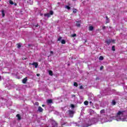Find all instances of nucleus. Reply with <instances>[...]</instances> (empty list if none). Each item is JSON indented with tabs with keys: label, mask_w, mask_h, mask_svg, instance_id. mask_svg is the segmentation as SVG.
<instances>
[{
	"label": "nucleus",
	"mask_w": 127,
	"mask_h": 127,
	"mask_svg": "<svg viewBox=\"0 0 127 127\" xmlns=\"http://www.w3.org/2000/svg\"><path fill=\"white\" fill-rule=\"evenodd\" d=\"M110 28H112V27H109Z\"/></svg>",
	"instance_id": "nucleus-43"
},
{
	"label": "nucleus",
	"mask_w": 127,
	"mask_h": 127,
	"mask_svg": "<svg viewBox=\"0 0 127 127\" xmlns=\"http://www.w3.org/2000/svg\"><path fill=\"white\" fill-rule=\"evenodd\" d=\"M73 85L74 87H78V83H77V82H74Z\"/></svg>",
	"instance_id": "nucleus-22"
},
{
	"label": "nucleus",
	"mask_w": 127,
	"mask_h": 127,
	"mask_svg": "<svg viewBox=\"0 0 127 127\" xmlns=\"http://www.w3.org/2000/svg\"><path fill=\"white\" fill-rule=\"evenodd\" d=\"M23 80H27V77H25L24 79H23Z\"/></svg>",
	"instance_id": "nucleus-34"
},
{
	"label": "nucleus",
	"mask_w": 127,
	"mask_h": 127,
	"mask_svg": "<svg viewBox=\"0 0 127 127\" xmlns=\"http://www.w3.org/2000/svg\"><path fill=\"white\" fill-rule=\"evenodd\" d=\"M99 59L100 60H104V57L103 56H100L99 58Z\"/></svg>",
	"instance_id": "nucleus-21"
},
{
	"label": "nucleus",
	"mask_w": 127,
	"mask_h": 127,
	"mask_svg": "<svg viewBox=\"0 0 127 127\" xmlns=\"http://www.w3.org/2000/svg\"><path fill=\"white\" fill-rule=\"evenodd\" d=\"M17 48H20V47H21V44H20L19 43L17 44Z\"/></svg>",
	"instance_id": "nucleus-20"
},
{
	"label": "nucleus",
	"mask_w": 127,
	"mask_h": 127,
	"mask_svg": "<svg viewBox=\"0 0 127 127\" xmlns=\"http://www.w3.org/2000/svg\"><path fill=\"white\" fill-rule=\"evenodd\" d=\"M84 104L85 106H88L89 105V102L88 101H85L84 102Z\"/></svg>",
	"instance_id": "nucleus-11"
},
{
	"label": "nucleus",
	"mask_w": 127,
	"mask_h": 127,
	"mask_svg": "<svg viewBox=\"0 0 127 127\" xmlns=\"http://www.w3.org/2000/svg\"><path fill=\"white\" fill-rule=\"evenodd\" d=\"M47 104H52L53 103V101H52V99H48L47 101Z\"/></svg>",
	"instance_id": "nucleus-5"
},
{
	"label": "nucleus",
	"mask_w": 127,
	"mask_h": 127,
	"mask_svg": "<svg viewBox=\"0 0 127 127\" xmlns=\"http://www.w3.org/2000/svg\"><path fill=\"white\" fill-rule=\"evenodd\" d=\"M42 107H45V105H42Z\"/></svg>",
	"instance_id": "nucleus-40"
},
{
	"label": "nucleus",
	"mask_w": 127,
	"mask_h": 127,
	"mask_svg": "<svg viewBox=\"0 0 127 127\" xmlns=\"http://www.w3.org/2000/svg\"><path fill=\"white\" fill-rule=\"evenodd\" d=\"M112 104L113 106H115L116 105V104H117V102H116V101L113 100H112Z\"/></svg>",
	"instance_id": "nucleus-14"
},
{
	"label": "nucleus",
	"mask_w": 127,
	"mask_h": 127,
	"mask_svg": "<svg viewBox=\"0 0 127 127\" xmlns=\"http://www.w3.org/2000/svg\"><path fill=\"white\" fill-rule=\"evenodd\" d=\"M37 76H40V74H39V73L37 74Z\"/></svg>",
	"instance_id": "nucleus-35"
},
{
	"label": "nucleus",
	"mask_w": 127,
	"mask_h": 127,
	"mask_svg": "<svg viewBox=\"0 0 127 127\" xmlns=\"http://www.w3.org/2000/svg\"><path fill=\"white\" fill-rule=\"evenodd\" d=\"M29 65H33V66H35V68L38 67V63H33V64L29 63Z\"/></svg>",
	"instance_id": "nucleus-3"
},
{
	"label": "nucleus",
	"mask_w": 127,
	"mask_h": 127,
	"mask_svg": "<svg viewBox=\"0 0 127 127\" xmlns=\"http://www.w3.org/2000/svg\"><path fill=\"white\" fill-rule=\"evenodd\" d=\"M70 107L72 109H74V108H75V105H74L73 104H70Z\"/></svg>",
	"instance_id": "nucleus-28"
},
{
	"label": "nucleus",
	"mask_w": 127,
	"mask_h": 127,
	"mask_svg": "<svg viewBox=\"0 0 127 127\" xmlns=\"http://www.w3.org/2000/svg\"><path fill=\"white\" fill-rule=\"evenodd\" d=\"M68 112L69 117H70V118H73V116H74V112L73 110H69Z\"/></svg>",
	"instance_id": "nucleus-1"
},
{
	"label": "nucleus",
	"mask_w": 127,
	"mask_h": 127,
	"mask_svg": "<svg viewBox=\"0 0 127 127\" xmlns=\"http://www.w3.org/2000/svg\"><path fill=\"white\" fill-rule=\"evenodd\" d=\"M62 44H65L66 43V41L65 40H62L61 41Z\"/></svg>",
	"instance_id": "nucleus-16"
},
{
	"label": "nucleus",
	"mask_w": 127,
	"mask_h": 127,
	"mask_svg": "<svg viewBox=\"0 0 127 127\" xmlns=\"http://www.w3.org/2000/svg\"><path fill=\"white\" fill-rule=\"evenodd\" d=\"M61 39H62V37H59L58 39V41H61Z\"/></svg>",
	"instance_id": "nucleus-26"
},
{
	"label": "nucleus",
	"mask_w": 127,
	"mask_h": 127,
	"mask_svg": "<svg viewBox=\"0 0 127 127\" xmlns=\"http://www.w3.org/2000/svg\"><path fill=\"white\" fill-rule=\"evenodd\" d=\"M89 104H92V101L89 102Z\"/></svg>",
	"instance_id": "nucleus-41"
},
{
	"label": "nucleus",
	"mask_w": 127,
	"mask_h": 127,
	"mask_svg": "<svg viewBox=\"0 0 127 127\" xmlns=\"http://www.w3.org/2000/svg\"><path fill=\"white\" fill-rule=\"evenodd\" d=\"M49 75H50V76H53V71H52V70H49Z\"/></svg>",
	"instance_id": "nucleus-10"
},
{
	"label": "nucleus",
	"mask_w": 127,
	"mask_h": 127,
	"mask_svg": "<svg viewBox=\"0 0 127 127\" xmlns=\"http://www.w3.org/2000/svg\"><path fill=\"white\" fill-rule=\"evenodd\" d=\"M79 89H80V90H83V89H84V87H83L82 85H81V86L79 87Z\"/></svg>",
	"instance_id": "nucleus-31"
},
{
	"label": "nucleus",
	"mask_w": 127,
	"mask_h": 127,
	"mask_svg": "<svg viewBox=\"0 0 127 127\" xmlns=\"http://www.w3.org/2000/svg\"><path fill=\"white\" fill-rule=\"evenodd\" d=\"M51 15L49 13H47L46 14H44V16L47 17H50Z\"/></svg>",
	"instance_id": "nucleus-8"
},
{
	"label": "nucleus",
	"mask_w": 127,
	"mask_h": 127,
	"mask_svg": "<svg viewBox=\"0 0 127 127\" xmlns=\"http://www.w3.org/2000/svg\"><path fill=\"white\" fill-rule=\"evenodd\" d=\"M9 3H10V4H13V2L12 1H11V0H10V1H9Z\"/></svg>",
	"instance_id": "nucleus-32"
},
{
	"label": "nucleus",
	"mask_w": 127,
	"mask_h": 127,
	"mask_svg": "<svg viewBox=\"0 0 127 127\" xmlns=\"http://www.w3.org/2000/svg\"><path fill=\"white\" fill-rule=\"evenodd\" d=\"M102 69H104V66H101L100 67V70H102Z\"/></svg>",
	"instance_id": "nucleus-33"
},
{
	"label": "nucleus",
	"mask_w": 127,
	"mask_h": 127,
	"mask_svg": "<svg viewBox=\"0 0 127 127\" xmlns=\"http://www.w3.org/2000/svg\"><path fill=\"white\" fill-rule=\"evenodd\" d=\"M123 113L122 111H119L117 113V116H120V115H122Z\"/></svg>",
	"instance_id": "nucleus-18"
},
{
	"label": "nucleus",
	"mask_w": 127,
	"mask_h": 127,
	"mask_svg": "<svg viewBox=\"0 0 127 127\" xmlns=\"http://www.w3.org/2000/svg\"><path fill=\"white\" fill-rule=\"evenodd\" d=\"M38 111L40 112V113H42L43 112V109L42 107L39 106L38 109Z\"/></svg>",
	"instance_id": "nucleus-4"
},
{
	"label": "nucleus",
	"mask_w": 127,
	"mask_h": 127,
	"mask_svg": "<svg viewBox=\"0 0 127 127\" xmlns=\"http://www.w3.org/2000/svg\"><path fill=\"white\" fill-rule=\"evenodd\" d=\"M65 7V8H67V9H68V10H70V9H71V7L68 5H66Z\"/></svg>",
	"instance_id": "nucleus-15"
},
{
	"label": "nucleus",
	"mask_w": 127,
	"mask_h": 127,
	"mask_svg": "<svg viewBox=\"0 0 127 127\" xmlns=\"http://www.w3.org/2000/svg\"><path fill=\"white\" fill-rule=\"evenodd\" d=\"M76 26H77V27H80V26H81V22L76 21Z\"/></svg>",
	"instance_id": "nucleus-6"
},
{
	"label": "nucleus",
	"mask_w": 127,
	"mask_h": 127,
	"mask_svg": "<svg viewBox=\"0 0 127 127\" xmlns=\"http://www.w3.org/2000/svg\"><path fill=\"white\" fill-rule=\"evenodd\" d=\"M99 77L96 78V80H99Z\"/></svg>",
	"instance_id": "nucleus-39"
},
{
	"label": "nucleus",
	"mask_w": 127,
	"mask_h": 127,
	"mask_svg": "<svg viewBox=\"0 0 127 127\" xmlns=\"http://www.w3.org/2000/svg\"><path fill=\"white\" fill-rule=\"evenodd\" d=\"M75 96H76V95H72V97H75Z\"/></svg>",
	"instance_id": "nucleus-38"
},
{
	"label": "nucleus",
	"mask_w": 127,
	"mask_h": 127,
	"mask_svg": "<svg viewBox=\"0 0 127 127\" xmlns=\"http://www.w3.org/2000/svg\"><path fill=\"white\" fill-rule=\"evenodd\" d=\"M50 15H53L54 13V12H53V11L51 10L50 11Z\"/></svg>",
	"instance_id": "nucleus-19"
},
{
	"label": "nucleus",
	"mask_w": 127,
	"mask_h": 127,
	"mask_svg": "<svg viewBox=\"0 0 127 127\" xmlns=\"http://www.w3.org/2000/svg\"><path fill=\"white\" fill-rule=\"evenodd\" d=\"M53 127H57V126H58V124H57V123L54 122L53 123Z\"/></svg>",
	"instance_id": "nucleus-12"
},
{
	"label": "nucleus",
	"mask_w": 127,
	"mask_h": 127,
	"mask_svg": "<svg viewBox=\"0 0 127 127\" xmlns=\"http://www.w3.org/2000/svg\"><path fill=\"white\" fill-rule=\"evenodd\" d=\"M1 78V76H0V80Z\"/></svg>",
	"instance_id": "nucleus-42"
},
{
	"label": "nucleus",
	"mask_w": 127,
	"mask_h": 127,
	"mask_svg": "<svg viewBox=\"0 0 127 127\" xmlns=\"http://www.w3.org/2000/svg\"><path fill=\"white\" fill-rule=\"evenodd\" d=\"M94 29V27L91 26H89V30H90V31H92V30H93Z\"/></svg>",
	"instance_id": "nucleus-9"
},
{
	"label": "nucleus",
	"mask_w": 127,
	"mask_h": 127,
	"mask_svg": "<svg viewBox=\"0 0 127 127\" xmlns=\"http://www.w3.org/2000/svg\"><path fill=\"white\" fill-rule=\"evenodd\" d=\"M112 50H113V51H116V49H115V46H113L112 47Z\"/></svg>",
	"instance_id": "nucleus-30"
},
{
	"label": "nucleus",
	"mask_w": 127,
	"mask_h": 127,
	"mask_svg": "<svg viewBox=\"0 0 127 127\" xmlns=\"http://www.w3.org/2000/svg\"><path fill=\"white\" fill-rule=\"evenodd\" d=\"M28 46H29V47H30V46H31V45L28 44Z\"/></svg>",
	"instance_id": "nucleus-37"
},
{
	"label": "nucleus",
	"mask_w": 127,
	"mask_h": 127,
	"mask_svg": "<svg viewBox=\"0 0 127 127\" xmlns=\"http://www.w3.org/2000/svg\"><path fill=\"white\" fill-rule=\"evenodd\" d=\"M112 42H115V40H108L106 41V43L108 45H110Z\"/></svg>",
	"instance_id": "nucleus-2"
},
{
	"label": "nucleus",
	"mask_w": 127,
	"mask_h": 127,
	"mask_svg": "<svg viewBox=\"0 0 127 127\" xmlns=\"http://www.w3.org/2000/svg\"><path fill=\"white\" fill-rule=\"evenodd\" d=\"M1 13L2 17H4V15H5V14H4V11L3 10H2Z\"/></svg>",
	"instance_id": "nucleus-13"
},
{
	"label": "nucleus",
	"mask_w": 127,
	"mask_h": 127,
	"mask_svg": "<svg viewBox=\"0 0 127 127\" xmlns=\"http://www.w3.org/2000/svg\"><path fill=\"white\" fill-rule=\"evenodd\" d=\"M105 109H103L100 111V114H105Z\"/></svg>",
	"instance_id": "nucleus-17"
},
{
	"label": "nucleus",
	"mask_w": 127,
	"mask_h": 127,
	"mask_svg": "<svg viewBox=\"0 0 127 127\" xmlns=\"http://www.w3.org/2000/svg\"><path fill=\"white\" fill-rule=\"evenodd\" d=\"M16 117L18 118V121H20V120H21V117H20V115L17 114Z\"/></svg>",
	"instance_id": "nucleus-7"
},
{
	"label": "nucleus",
	"mask_w": 127,
	"mask_h": 127,
	"mask_svg": "<svg viewBox=\"0 0 127 127\" xmlns=\"http://www.w3.org/2000/svg\"><path fill=\"white\" fill-rule=\"evenodd\" d=\"M50 53H51V54H53V51H51Z\"/></svg>",
	"instance_id": "nucleus-36"
},
{
	"label": "nucleus",
	"mask_w": 127,
	"mask_h": 127,
	"mask_svg": "<svg viewBox=\"0 0 127 127\" xmlns=\"http://www.w3.org/2000/svg\"><path fill=\"white\" fill-rule=\"evenodd\" d=\"M76 36H77V35L76 34L71 35V37H76Z\"/></svg>",
	"instance_id": "nucleus-25"
},
{
	"label": "nucleus",
	"mask_w": 127,
	"mask_h": 127,
	"mask_svg": "<svg viewBox=\"0 0 127 127\" xmlns=\"http://www.w3.org/2000/svg\"><path fill=\"white\" fill-rule=\"evenodd\" d=\"M106 28H108V27L103 26V27H102L103 30H105V29H106Z\"/></svg>",
	"instance_id": "nucleus-29"
},
{
	"label": "nucleus",
	"mask_w": 127,
	"mask_h": 127,
	"mask_svg": "<svg viewBox=\"0 0 127 127\" xmlns=\"http://www.w3.org/2000/svg\"><path fill=\"white\" fill-rule=\"evenodd\" d=\"M73 13H76V12H77V9H73Z\"/></svg>",
	"instance_id": "nucleus-24"
},
{
	"label": "nucleus",
	"mask_w": 127,
	"mask_h": 127,
	"mask_svg": "<svg viewBox=\"0 0 127 127\" xmlns=\"http://www.w3.org/2000/svg\"><path fill=\"white\" fill-rule=\"evenodd\" d=\"M26 82H27V80H22V83H23V84H25V83H26Z\"/></svg>",
	"instance_id": "nucleus-23"
},
{
	"label": "nucleus",
	"mask_w": 127,
	"mask_h": 127,
	"mask_svg": "<svg viewBox=\"0 0 127 127\" xmlns=\"http://www.w3.org/2000/svg\"><path fill=\"white\" fill-rule=\"evenodd\" d=\"M106 18L107 20H108L107 21V23H109V22H110V21H109V18L108 17V16H106Z\"/></svg>",
	"instance_id": "nucleus-27"
}]
</instances>
